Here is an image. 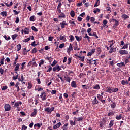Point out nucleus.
Here are the masks:
<instances>
[{
  "label": "nucleus",
  "mask_w": 130,
  "mask_h": 130,
  "mask_svg": "<svg viewBox=\"0 0 130 130\" xmlns=\"http://www.w3.org/2000/svg\"><path fill=\"white\" fill-rule=\"evenodd\" d=\"M0 15H1V16H3V17H7V12H6V11L1 12L0 13Z\"/></svg>",
  "instance_id": "obj_33"
},
{
  "label": "nucleus",
  "mask_w": 130,
  "mask_h": 130,
  "mask_svg": "<svg viewBox=\"0 0 130 130\" xmlns=\"http://www.w3.org/2000/svg\"><path fill=\"white\" fill-rule=\"evenodd\" d=\"M121 18H122V19H124V20H125V19H128L129 18V16H128L126 14H123L121 16Z\"/></svg>",
  "instance_id": "obj_29"
},
{
  "label": "nucleus",
  "mask_w": 130,
  "mask_h": 130,
  "mask_svg": "<svg viewBox=\"0 0 130 130\" xmlns=\"http://www.w3.org/2000/svg\"><path fill=\"white\" fill-rule=\"evenodd\" d=\"M116 48H113V47H111L110 51H109V53H112V52H116Z\"/></svg>",
  "instance_id": "obj_20"
},
{
  "label": "nucleus",
  "mask_w": 130,
  "mask_h": 130,
  "mask_svg": "<svg viewBox=\"0 0 130 130\" xmlns=\"http://www.w3.org/2000/svg\"><path fill=\"white\" fill-rule=\"evenodd\" d=\"M26 64V62H23V63L21 64V67L20 68V69L21 71H23L24 70V66Z\"/></svg>",
  "instance_id": "obj_47"
},
{
  "label": "nucleus",
  "mask_w": 130,
  "mask_h": 130,
  "mask_svg": "<svg viewBox=\"0 0 130 130\" xmlns=\"http://www.w3.org/2000/svg\"><path fill=\"white\" fill-rule=\"evenodd\" d=\"M19 69H20V64L17 63L14 69V71H19Z\"/></svg>",
  "instance_id": "obj_37"
},
{
  "label": "nucleus",
  "mask_w": 130,
  "mask_h": 130,
  "mask_svg": "<svg viewBox=\"0 0 130 130\" xmlns=\"http://www.w3.org/2000/svg\"><path fill=\"white\" fill-rule=\"evenodd\" d=\"M92 36H94L96 39L98 38V36L97 35V33L96 32H94L92 33Z\"/></svg>",
  "instance_id": "obj_60"
},
{
  "label": "nucleus",
  "mask_w": 130,
  "mask_h": 130,
  "mask_svg": "<svg viewBox=\"0 0 130 130\" xmlns=\"http://www.w3.org/2000/svg\"><path fill=\"white\" fill-rule=\"evenodd\" d=\"M61 29H64L66 28V26H69V24L67 23L66 21H63L62 22L60 23Z\"/></svg>",
  "instance_id": "obj_8"
},
{
  "label": "nucleus",
  "mask_w": 130,
  "mask_h": 130,
  "mask_svg": "<svg viewBox=\"0 0 130 130\" xmlns=\"http://www.w3.org/2000/svg\"><path fill=\"white\" fill-rule=\"evenodd\" d=\"M107 23H108V22L107 21V20H106V19H105V20L103 21L104 28H105V26H106Z\"/></svg>",
  "instance_id": "obj_41"
},
{
  "label": "nucleus",
  "mask_w": 130,
  "mask_h": 130,
  "mask_svg": "<svg viewBox=\"0 0 130 130\" xmlns=\"http://www.w3.org/2000/svg\"><path fill=\"white\" fill-rule=\"evenodd\" d=\"M113 22H115V23L114 24V26H116L117 27V26H119V21L117 20L116 19H115Z\"/></svg>",
  "instance_id": "obj_31"
},
{
  "label": "nucleus",
  "mask_w": 130,
  "mask_h": 130,
  "mask_svg": "<svg viewBox=\"0 0 130 130\" xmlns=\"http://www.w3.org/2000/svg\"><path fill=\"white\" fill-rule=\"evenodd\" d=\"M119 52L121 55L128 54V51L125 50H120Z\"/></svg>",
  "instance_id": "obj_12"
},
{
  "label": "nucleus",
  "mask_w": 130,
  "mask_h": 130,
  "mask_svg": "<svg viewBox=\"0 0 130 130\" xmlns=\"http://www.w3.org/2000/svg\"><path fill=\"white\" fill-rule=\"evenodd\" d=\"M60 125H61V123L59 122V123L53 126V129L55 130L57 129V128H59V127H60Z\"/></svg>",
  "instance_id": "obj_13"
},
{
  "label": "nucleus",
  "mask_w": 130,
  "mask_h": 130,
  "mask_svg": "<svg viewBox=\"0 0 130 130\" xmlns=\"http://www.w3.org/2000/svg\"><path fill=\"white\" fill-rule=\"evenodd\" d=\"M93 89L94 90H99L100 89V86L99 84H96L95 86H93Z\"/></svg>",
  "instance_id": "obj_28"
},
{
  "label": "nucleus",
  "mask_w": 130,
  "mask_h": 130,
  "mask_svg": "<svg viewBox=\"0 0 130 130\" xmlns=\"http://www.w3.org/2000/svg\"><path fill=\"white\" fill-rule=\"evenodd\" d=\"M17 51H20L21 50V48H22V45H21V44H19L17 45Z\"/></svg>",
  "instance_id": "obj_42"
},
{
  "label": "nucleus",
  "mask_w": 130,
  "mask_h": 130,
  "mask_svg": "<svg viewBox=\"0 0 130 130\" xmlns=\"http://www.w3.org/2000/svg\"><path fill=\"white\" fill-rule=\"evenodd\" d=\"M117 66L119 67V68H122V67H125V64H124V62H122L121 63H117Z\"/></svg>",
  "instance_id": "obj_21"
},
{
  "label": "nucleus",
  "mask_w": 130,
  "mask_h": 130,
  "mask_svg": "<svg viewBox=\"0 0 130 130\" xmlns=\"http://www.w3.org/2000/svg\"><path fill=\"white\" fill-rule=\"evenodd\" d=\"M59 19H65L66 14L63 12H61L60 14L58 15Z\"/></svg>",
  "instance_id": "obj_15"
},
{
  "label": "nucleus",
  "mask_w": 130,
  "mask_h": 130,
  "mask_svg": "<svg viewBox=\"0 0 130 130\" xmlns=\"http://www.w3.org/2000/svg\"><path fill=\"white\" fill-rule=\"evenodd\" d=\"M108 42H111L112 44H110V48H111L112 47V46L114 45V44L115 43V41L113 40H112L111 41H108Z\"/></svg>",
  "instance_id": "obj_34"
},
{
  "label": "nucleus",
  "mask_w": 130,
  "mask_h": 130,
  "mask_svg": "<svg viewBox=\"0 0 130 130\" xmlns=\"http://www.w3.org/2000/svg\"><path fill=\"white\" fill-rule=\"evenodd\" d=\"M129 82H130V77L128 78V80L124 79L122 80L121 82V84L122 85V86H125L126 85H129Z\"/></svg>",
  "instance_id": "obj_3"
},
{
  "label": "nucleus",
  "mask_w": 130,
  "mask_h": 130,
  "mask_svg": "<svg viewBox=\"0 0 130 130\" xmlns=\"http://www.w3.org/2000/svg\"><path fill=\"white\" fill-rule=\"evenodd\" d=\"M81 87L83 89V90H88V89H90V86H89L88 85H82Z\"/></svg>",
  "instance_id": "obj_19"
},
{
  "label": "nucleus",
  "mask_w": 130,
  "mask_h": 130,
  "mask_svg": "<svg viewBox=\"0 0 130 130\" xmlns=\"http://www.w3.org/2000/svg\"><path fill=\"white\" fill-rule=\"evenodd\" d=\"M68 125H69V123L65 124L62 127V128L63 130H68L69 127H68Z\"/></svg>",
  "instance_id": "obj_26"
},
{
  "label": "nucleus",
  "mask_w": 130,
  "mask_h": 130,
  "mask_svg": "<svg viewBox=\"0 0 130 130\" xmlns=\"http://www.w3.org/2000/svg\"><path fill=\"white\" fill-rule=\"evenodd\" d=\"M114 125V120H111L109 124L108 128H111Z\"/></svg>",
  "instance_id": "obj_18"
},
{
  "label": "nucleus",
  "mask_w": 130,
  "mask_h": 130,
  "mask_svg": "<svg viewBox=\"0 0 130 130\" xmlns=\"http://www.w3.org/2000/svg\"><path fill=\"white\" fill-rule=\"evenodd\" d=\"M11 37H12L13 40H15V39H16V38H17V37H18V34H15L14 35H12Z\"/></svg>",
  "instance_id": "obj_40"
},
{
  "label": "nucleus",
  "mask_w": 130,
  "mask_h": 130,
  "mask_svg": "<svg viewBox=\"0 0 130 130\" xmlns=\"http://www.w3.org/2000/svg\"><path fill=\"white\" fill-rule=\"evenodd\" d=\"M33 110V112L30 115L31 117H35L37 114V109H34Z\"/></svg>",
  "instance_id": "obj_14"
},
{
  "label": "nucleus",
  "mask_w": 130,
  "mask_h": 130,
  "mask_svg": "<svg viewBox=\"0 0 130 130\" xmlns=\"http://www.w3.org/2000/svg\"><path fill=\"white\" fill-rule=\"evenodd\" d=\"M121 118H122V114H120V115H117L116 116V119H117V120H120V119H121Z\"/></svg>",
  "instance_id": "obj_24"
},
{
  "label": "nucleus",
  "mask_w": 130,
  "mask_h": 130,
  "mask_svg": "<svg viewBox=\"0 0 130 130\" xmlns=\"http://www.w3.org/2000/svg\"><path fill=\"white\" fill-rule=\"evenodd\" d=\"M31 29L32 31H34L35 32H38V29L35 27V26H32Z\"/></svg>",
  "instance_id": "obj_50"
},
{
  "label": "nucleus",
  "mask_w": 130,
  "mask_h": 130,
  "mask_svg": "<svg viewBox=\"0 0 130 130\" xmlns=\"http://www.w3.org/2000/svg\"><path fill=\"white\" fill-rule=\"evenodd\" d=\"M84 38H87L88 42H90V37L88 36V34H85V36L84 37Z\"/></svg>",
  "instance_id": "obj_52"
},
{
  "label": "nucleus",
  "mask_w": 130,
  "mask_h": 130,
  "mask_svg": "<svg viewBox=\"0 0 130 130\" xmlns=\"http://www.w3.org/2000/svg\"><path fill=\"white\" fill-rule=\"evenodd\" d=\"M96 49L98 51V54H100L101 52H102V50H101V48H100V47H97Z\"/></svg>",
  "instance_id": "obj_30"
},
{
  "label": "nucleus",
  "mask_w": 130,
  "mask_h": 130,
  "mask_svg": "<svg viewBox=\"0 0 130 130\" xmlns=\"http://www.w3.org/2000/svg\"><path fill=\"white\" fill-rule=\"evenodd\" d=\"M13 13H14V15H18V14H20V11L18 12L16 10H14Z\"/></svg>",
  "instance_id": "obj_62"
},
{
  "label": "nucleus",
  "mask_w": 130,
  "mask_h": 130,
  "mask_svg": "<svg viewBox=\"0 0 130 130\" xmlns=\"http://www.w3.org/2000/svg\"><path fill=\"white\" fill-rule=\"evenodd\" d=\"M19 102H16L14 104V107H15V108H16V107H19Z\"/></svg>",
  "instance_id": "obj_58"
},
{
  "label": "nucleus",
  "mask_w": 130,
  "mask_h": 130,
  "mask_svg": "<svg viewBox=\"0 0 130 130\" xmlns=\"http://www.w3.org/2000/svg\"><path fill=\"white\" fill-rule=\"evenodd\" d=\"M76 119L77 120V121H81L82 122L84 120V117H78Z\"/></svg>",
  "instance_id": "obj_44"
},
{
  "label": "nucleus",
  "mask_w": 130,
  "mask_h": 130,
  "mask_svg": "<svg viewBox=\"0 0 130 130\" xmlns=\"http://www.w3.org/2000/svg\"><path fill=\"white\" fill-rule=\"evenodd\" d=\"M79 113V110H76V111H74L72 113L73 115H77Z\"/></svg>",
  "instance_id": "obj_54"
},
{
  "label": "nucleus",
  "mask_w": 130,
  "mask_h": 130,
  "mask_svg": "<svg viewBox=\"0 0 130 130\" xmlns=\"http://www.w3.org/2000/svg\"><path fill=\"white\" fill-rule=\"evenodd\" d=\"M56 63H57V61L55 60L53 61V62L51 64V66L52 67H54V66H55V64H56Z\"/></svg>",
  "instance_id": "obj_61"
},
{
  "label": "nucleus",
  "mask_w": 130,
  "mask_h": 130,
  "mask_svg": "<svg viewBox=\"0 0 130 130\" xmlns=\"http://www.w3.org/2000/svg\"><path fill=\"white\" fill-rule=\"evenodd\" d=\"M23 32H24V34H29V28L25 27L24 28V30H23Z\"/></svg>",
  "instance_id": "obj_27"
},
{
  "label": "nucleus",
  "mask_w": 130,
  "mask_h": 130,
  "mask_svg": "<svg viewBox=\"0 0 130 130\" xmlns=\"http://www.w3.org/2000/svg\"><path fill=\"white\" fill-rule=\"evenodd\" d=\"M4 38H5V40H7V41H9V40H11V37H10V36H6V35H4L3 36Z\"/></svg>",
  "instance_id": "obj_39"
},
{
  "label": "nucleus",
  "mask_w": 130,
  "mask_h": 130,
  "mask_svg": "<svg viewBox=\"0 0 130 130\" xmlns=\"http://www.w3.org/2000/svg\"><path fill=\"white\" fill-rule=\"evenodd\" d=\"M4 61H5V57H3V58L1 59L0 64H1V66H3Z\"/></svg>",
  "instance_id": "obj_46"
},
{
  "label": "nucleus",
  "mask_w": 130,
  "mask_h": 130,
  "mask_svg": "<svg viewBox=\"0 0 130 130\" xmlns=\"http://www.w3.org/2000/svg\"><path fill=\"white\" fill-rule=\"evenodd\" d=\"M45 59L49 61L50 63H51V61H52V58L50 57H47L45 58Z\"/></svg>",
  "instance_id": "obj_36"
},
{
  "label": "nucleus",
  "mask_w": 130,
  "mask_h": 130,
  "mask_svg": "<svg viewBox=\"0 0 130 130\" xmlns=\"http://www.w3.org/2000/svg\"><path fill=\"white\" fill-rule=\"evenodd\" d=\"M69 38H70V40L71 41H74V40H75V37H74V36L73 35L69 36Z\"/></svg>",
  "instance_id": "obj_45"
},
{
  "label": "nucleus",
  "mask_w": 130,
  "mask_h": 130,
  "mask_svg": "<svg viewBox=\"0 0 130 130\" xmlns=\"http://www.w3.org/2000/svg\"><path fill=\"white\" fill-rule=\"evenodd\" d=\"M18 81L21 82L22 85H25L26 84V82L24 81V76L23 74L21 75V78L20 77L18 78Z\"/></svg>",
  "instance_id": "obj_11"
},
{
  "label": "nucleus",
  "mask_w": 130,
  "mask_h": 130,
  "mask_svg": "<svg viewBox=\"0 0 130 130\" xmlns=\"http://www.w3.org/2000/svg\"><path fill=\"white\" fill-rule=\"evenodd\" d=\"M116 107V103L115 102H113L112 104H111V107L112 108L114 109Z\"/></svg>",
  "instance_id": "obj_35"
},
{
  "label": "nucleus",
  "mask_w": 130,
  "mask_h": 130,
  "mask_svg": "<svg viewBox=\"0 0 130 130\" xmlns=\"http://www.w3.org/2000/svg\"><path fill=\"white\" fill-rule=\"evenodd\" d=\"M59 48H63V47H64V43H62L61 44L59 45Z\"/></svg>",
  "instance_id": "obj_64"
},
{
  "label": "nucleus",
  "mask_w": 130,
  "mask_h": 130,
  "mask_svg": "<svg viewBox=\"0 0 130 130\" xmlns=\"http://www.w3.org/2000/svg\"><path fill=\"white\" fill-rule=\"evenodd\" d=\"M98 103H99V101L97 100V98H96V96H94V99L92 101V105L98 104Z\"/></svg>",
  "instance_id": "obj_16"
},
{
  "label": "nucleus",
  "mask_w": 130,
  "mask_h": 130,
  "mask_svg": "<svg viewBox=\"0 0 130 130\" xmlns=\"http://www.w3.org/2000/svg\"><path fill=\"white\" fill-rule=\"evenodd\" d=\"M57 38V41H59V40L63 41V42H66V41H67V36L66 35L62 36V35H60L59 39H58V38Z\"/></svg>",
  "instance_id": "obj_4"
},
{
  "label": "nucleus",
  "mask_w": 130,
  "mask_h": 130,
  "mask_svg": "<svg viewBox=\"0 0 130 130\" xmlns=\"http://www.w3.org/2000/svg\"><path fill=\"white\" fill-rule=\"evenodd\" d=\"M73 46L72 45V44H70L69 47L67 49V53L68 54H71V51H73Z\"/></svg>",
  "instance_id": "obj_10"
},
{
  "label": "nucleus",
  "mask_w": 130,
  "mask_h": 130,
  "mask_svg": "<svg viewBox=\"0 0 130 130\" xmlns=\"http://www.w3.org/2000/svg\"><path fill=\"white\" fill-rule=\"evenodd\" d=\"M36 20V17H35V16L32 15L29 18V21L30 22H34Z\"/></svg>",
  "instance_id": "obj_25"
},
{
  "label": "nucleus",
  "mask_w": 130,
  "mask_h": 130,
  "mask_svg": "<svg viewBox=\"0 0 130 130\" xmlns=\"http://www.w3.org/2000/svg\"><path fill=\"white\" fill-rule=\"evenodd\" d=\"M71 62H72V57L69 58L68 59V64H69V66L71 64Z\"/></svg>",
  "instance_id": "obj_55"
},
{
  "label": "nucleus",
  "mask_w": 130,
  "mask_h": 130,
  "mask_svg": "<svg viewBox=\"0 0 130 130\" xmlns=\"http://www.w3.org/2000/svg\"><path fill=\"white\" fill-rule=\"evenodd\" d=\"M37 48H34L31 51V53H36L37 52Z\"/></svg>",
  "instance_id": "obj_49"
},
{
  "label": "nucleus",
  "mask_w": 130,
  "mask_h": 130,
  "mask_svg": "<svg viewBox=\"0 0 130 130\" xmlns=\"http://www.w3.org/2000/svg\"><path fill=\"white\" fill-rule=\"evenodd\" d=\"M71 87H72V88H77V84H76V81H73L71 82Z\"/></svg>",
  "instance_id": "obj_23"
},
{
  "label": "nucleus",
  "mask_w": 130,
  "mask_h": 130,
  "mask_svg": "<svg viewBox=\"0 0 130 130\" xmlns=\"http://www.w3.org/2000/svg\"><path fill=\"white\" fill-rule=\"evenodd\" d=\"M28 86L27 87L28 89H31L32 87H33V86L32 85V84H31L30 82L28 83Z\"/></svg>",
  "instance_id": "obj_57"
},
{
  "label": "nucleus",
  "mask_w": 130,
  "mask_h": 130,
  "mask_svg": "<svg viewBox=\"0 0 130 130\" xmlns=\"http://www.w3.org/2000/svg\"><path fill=\"white\" fill-rule=\"evenodd\" d=\"M46 92L43 91L41 92L40 97L42 100V101H45V100H46Z\"/></svg>",
  "instance_id": "obj_6"
},
{
  "label": "nucleus",
  "mask_w": 130,
  "mask_h": 130,
  "mask_svg": "<svg viewBox=\"0 0 130 130\" xmlns=\"http://www.w3.org/2000/svg\"><path fill=\"white\" fill-rule=\"evenodd\" d=\"M30 40H31V38H28L27 39H25L24 40H23V42H29V41H30Z\"/></svg>",
  "instance_id": "obj_53"
},
{
  "label": "nucleus",
  "mask_w": 130,
  "mask_h": 130,
  "mask_svg": "<svg viewBox=\"0 0 130 130\" xmlns=\"http://www.w3.org/2000/svg\"><path fill=\"white\" fill-rule=\"evenodd\" d=\"M45 62V61H44V60H43V59L40 60V63L39 64V67H41L42 66H43V64H44Z\"/></svg>",
  "instance_id": "obj_32"
},
{
  "label": "nucleus",
  "mask_w": 130,
  "mask_h": 130,
  "mask_svg": "<svg viewBox=\"0 0 130 130\" xmlns=\"http://www.w3.org/2000/svg\"><path fill=\"white\" fill-rule=\"evenodd\" d=\"M59 102H60L61 103H62L63 102V98H62V94H60L59 97Z\"/></svg>",
  "instance_id": "obj_38"
},
{
  "label": "nucleus",
  "mask_w": 130,
  "mask_h": 130,
  "mask_svg": "<svg viewBox=\"0 0 130 130\" xmlns=\"http://www.w3.org/2000/svg\"><path fill=\"white\" fill-rule=\"evenodd\" d=\"M97 59L96 60H94V59L93 58H90L89 59H86V61L87 62V63L89 64V66H92V64H95V67H96V66H97L98 63H97Z\"/></svg>",
  "instance_id": "obj_2"
},
{
  "label": "nucleus",
  "mask_w": 130,
  "mask_h": 130,
  "mask_svg": "<svg viewBox=\"0 0 130 130\" xmlns=\"http://www.w3.org/2000/svg\"><path fill=\"white\" fill-rule=\"evenodd\" d=\"M69 24H73V25H76V23H75V21H72L71 20H69Z\"/></svg>",
  "instance_id": "obj_59"
},
{
  "label": "nucleus",
  "mask_w": 130,
  "mask_h": 130,
  "mask_svg": "<svg viewBox=\"0 0 130 130\" xmlns=\"http://www.w3.org/2000/svg\"><path fill=\"white\" fill-rule=\"evenodd\" d=\"M4 4L7 7H12V6H13V2L12 1H11L9 4H8V2H7V1H5L4 2Z\"/></svg>",
  "instance_id": "obj_22"
},
{
  "label": "nucleus",
  "mask_w": 130,
  "mask_h": 130,
  "mask_svg": "<svg viewBox=\"0 0 130 130\" xmlns=\"http://www.w3.org/2000/svg\"><path fill=\"white\" fill-rule=\"evenodd\" d=\"M109 64L110 66H114V60H113L112 61H110L109 62Z\"/></svg>",
  "instance_id": "obj_56"
},
{
  "label": "nucleus",
  "mask_w": 130,
  "mask_h": 130,
  "mask_svg": "<svg viewBox=\"0 0 130 130\" xmlns=\"http://www.w3.org/2000/svg\"><path fill=\"white\" fill-rule=\"evenodd\" d=\"M22 130L24 129V130H27V128H28V127L25 125H22Z\"/></svg>",
  "instance_id": "obj_63"
},
{
  "label": "nucleus",
  "mask_w": 130,
  "mask_h": 130,
  "mask_svg": "<svg viewBox=\"0 0 130 130\" xmlns=\"http://www.w3.org/2000/svg\"><path fill=\"white\" fill-rule=\"evenodd\" d=\"M34 129H40V128L41 127V126H42V123H36L35 125H34Z\"/></svg>",
  "instance_id": "obj_7"
},
{
  "label": "nucleus",
  "mask_w": 130,
  "mask_h": 130,
  "mask_svg": "<svg viewBox=\"0 0 130 130\" xmlns=\"http://www.w3.org/2000/svg\"><path fill=\"white\" fill-rule=\"evenodd\" d=\"M18 59H19V57H18V56L16 57L14 62H13V66H15V64H17V60H18Z\"/></svg>",
  "instance_id": "obj_51"
},
{
  "label": "nucleus",
  "mask_w": 130,
  "mask_h": 130,
  "mask_svg": "<svg viewBox=\"0 0 130 130\" xmlns=\"http://www.w3.org/2000/svg\"><path fill=\"white\" fill-rule=\"evenodd\" d=\"M128 48V44H125L121 49H126Z\"/></svg>",
  "instance_id": "obj_43"
},
{
  "label": "nucleus",
  "mask_w": 130,
  "mask_h": 130,
  "mask_svg": "<svg viewBox=\"0 0 130 130\" xmlns=\"http://www.w3.org/2000/svg\"><path fill=\"white\" fill-rule=\"evenodd\" d=\"M64 78L65 79V81H66V82H68L69 84L71 83V77H69L68 75H67L66 76H64Z\"/></svg>",
  "instance_id": "obj_17"
},
{
  "label": "nucleus",
  "mask_w": 130,
  "mask_h": 130,
  "mask_svg": "<svg viewBox=\"0 0 130 130\" xmlns=\"http://www.w3.org/2000/svg\"><path fill=\"white\" fill-rule=\"evenodd\" d=\"M5 111H10L11 110V106L9 104H6L4 106Z\"/></svg>",
  "instance_id": "obj_9"
},
{
  "label": "nucleus",
  "mask_w": 130,
  "mask_h": 130,
  "mask_svg": "<svg viewBox=\"0 0 130 130\" xmlns=\"http://www.w3.org/2000/svg\"><path fill=\"white\" fill-rule=\"evenodd\" d=\"M106 92L111 94L112 93H116L118 91V88H114V87L108 86L106 88Z\"/></svg>",
  "instance_id": "obj_1"
},
{
  "label": "nucleus",
  "mask_w": 130,
  "mask_h": 130,
  "mask_svg": "<svg viewBox=\"0 0 130 130\" xmlns=\"http://www.w3.org/2000/svg\"><path fill=\"white\" fill-rule=\"evenodd\" d=\"M70 16L72 17H74V16H75V11L74 10H72L70 12Z\"/></svg>",
  "instance_id": "obj_48"
},
{
  "label": "nucleus",
  "mask_w": 130,
  "mask_h": 130,
  "mask_svg": "<svg viewBox=\"0 0 130 130\" xmlns=\"http://www.w3.org/2000/svg\"><path fill=\"white\" fill-rule=\"evenodd\" d=\"M44 111L45 112H48L50 114L52 112V111H54V107H52L51 108L49 107H47L45 109Z\"/></svg>",
  "instance_id": "obj_5"
}]
</instances>
